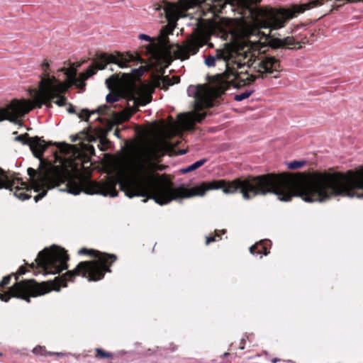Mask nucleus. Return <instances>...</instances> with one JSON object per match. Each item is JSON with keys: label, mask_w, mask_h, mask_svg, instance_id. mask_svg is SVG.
<instances>
[{"label": "nucleus", "mask_w": 363, "mask_h": 363, "mask_svg": "<svg viewBox=\"0 0 363 363\" xmlns=\"http://www.w3.org/2000/svg\"><path fill=\"white\" fill-rule=\"evenodd\" d=\"M41 68L43 70L42 74L40 75V81L39 82V88L48 89L52 86H56L58 83H62L55 76H50V64L48 61L44 60L41 64Z\"/></svg>", "instance_id": "nucleus-12"}, {"label": "nucleus", "mask_w": 363, "mask_h": 363, "mask_svg": "<svg viewBox=\"0 0 363 363\" xmlns=\"http://www.w3.org/2000/svg\"><path fill=\"white\" fill-rule=\"evenodd\" d=\"M121 83V79L118 76L113 74L106 80L107 87L110 90H113L115 86H117Z\"/></svg>", "instance_id": "nucleus-21"}, {"label": "nucleus", "mask_w": 363, "mask_h": 363, "mask_svg": "<svg viewBox=\"0 0 363 363\" xmlns=\"http://www.w3.org/2000/svg\"><path fill=\"white\" fill-rule=\"evenodd\" d=\"M130 62L143 63V60L141 55L137 52L134 54L130 52L123 54L120 52H116L113 54L96 52L93 59V63L85 72L79 74L78 80H81V84H77V88L84 90L86 86L85 81L95 74L98 69H104L108 64H116L121 68H124L128 67Z\"/></svg>", "instance_id": "nucleus-5"}, {"label": "nucleus", "mask_w": 363, "mask_h": 363, "mask_svg": "<svg viewBox=\"0 0 363 363\" xmlns=\"http://www.w3.org/2000/svg\"><path fill=\"white\" fill-rule=\"evenodd\" d=\"M306 161H292L288 164V168L289 169H296L302 167L306 164Z\"/></svg>", "instance_id": "nucleus-27"}, {"label": "nucleus", "mask_w": 363, "mask_h": 363, "mask_svg": "<svg viewBox=\"0 0 363 363\" xmlns=\"http://www.w3.org/2000/svg\"><path fill=\"white\" fill-rule=\"evenodd\" d=\"M323 4L324 0H311L308 3L294 5L289 9L278 10L267 8L259 9L256 12L257 23L260 28L269 29V33L266 35V40L272 48L301 49L308 42L306 36L300 38L295 35L279 38H276L274 35H272L271 33L273 30L284 27L288 21L305 11L320 6Z\"/></svg>", "instance_id": "nucleus-3"}, {"label": "nucleus", "mask_w": 363, "mask_h": 363, "mask_svg": "<svg viewBox=\"0 0 363 363\" xmlns=\"http://www.w3.org/2000/svg\"><path fill=\"white\" fill-rule=\"evenodd\" d=\"M72 85H75L77 87V84H81V80H78V77L74 76V78L72 79V81H68Z\"/></svg>", "instance_id": "nucleus-36"}, {"label": "nucleus", "mask_w": 363, "mask_h": 363, "mask_svg": "<svg viewBox=\"0 0 363 363\" xmlns=\"http://www.w3.org/2000/svg\"><path fill=\"white\" fill-rule=\"evenodd\" d=\"M71 86V84L69 82H63L58 83L55 86H52L48 90L52 94L56 95L53 96V100L57 99L56 101H52L58 106H64L67 104V98L65 96L66 92L69 90Z\"/></svg>", "instance_id": "nucleus-14"}, {"label": "nucleus", "mask_w": 363, "mask_h": 363, "mask_svg": "<svg viewBox=\"0 0 363 363\" xmlns=\"http://www.w3.org/2000/svg\"><path fill=\"white\" fill-rule=\"evenodd\" d=\"M14 196L22 200V201H24V200H26V199H28L30 198V195L26 193L24 191V189L23 188H21V187H18V186H16V190L14 191Z\"/></svg>", "instance_id": "nucleus-22"}, {"label": "nucleus", "mask_w": 363, "mask_h": 363, "mask_svg": "<svg viewBox=\"0 0 363 363\" xmlns=\"http://www.w3.org/2000/svg\"><path fill=\"white\" fill-rule=\"evenodd\" d=\"M4 174H7L5 171L0 167V176H4Z\"/></svg>", "instance_id": "nucleus-44"}, {"label": "nucleus", "mask_w": 363, "mask_h": 363, "mask_svg": "<svg viewBox=\"0 0 363 363\" xmlns=\"http://www.w3.org/2000/svg\"><path fill=\"white\" fill-rule=\"evenodd\" d=\"M79 255H88L95 259L80 262L73 270L67 271L62 276L57 277L52 281H46L51 291H60L61 287H66L68 281H73L77 276H82L89 281L101 280L106 272L111 273V267L117 259L114 254H108L101 251L82 247Z\"/></svg>", "instance_id": "nucleus-4"}, {"label": "nucleus", "mask_w": 363, "mask_h": 363, "mask_svg": "<svg viewBox=\"0 0 363 363\" xmlns=\"http://www.w3.org/2000/svg\"><path fill=\"white\" fill-rule=\"evenodd\" d=\"M225 233H226L225 230H215V235H213V236H216V238L217 239V240H221V235L225 234Z\"/></svg>", "instance_id": "nucleus-34"}, {"label": "nucleus", "mask_w": 363, "mask_h": 363, "mask_svg": "<svg viewBox=\"0 0 363 363\" xmlns=\"http://www.w3.org/2000/svg\"><path fill=\"white\" fill-rule=\"evenodd\" d=\"M240 349L243 350L244 349V345L240 347Z\"/></svg>", "instance_id": "nucleus-47"}, {"label": "nucleus", "mask_w": 363, "mask_h": 363, "mask_svg": "<svg viewBox=\"0 0 363 363\" xmlns=\"http://www.w3.org/2000/svg\"><path fill=\"white\" fill-rule=\"evenodd\" d=\"M15 140L21 143L23 145H29L30 142L31 140V138H30L28 133H26L24 134H21L17 136L15 138Z\"/></svg>", "instance_id": "nucleus-25"}, {"label": "nucleus", "mask_w": 363, "mask_h": 363, "mask_svg": "<svg viewBox=\"0 0 363 363\" xmlns=\"http://www.w3.org/2000/svg\"><path fill=\"white\" fill-rule=\"evenodd\" d=\"M226 45L223 49L217 50L215 55H208L205 59L208 67H214L221 62L225 72L216 77L213 84L198 85L195 92V111L191 113H181L178 118L186 130L194 129L195 123H201L206 116V112H200L204 108L213 106V101L220 98L230 87L239 88L251 84L257 78H278L282 69L280 61L272 56L263 55L255 59H248Z\"/></svg>", "instance_id": "nucleus-2"}, {"label": "nucleus", "mask_w": 363, "mask_h": 363, "mask_svg": "<svg viewBox=\"0 0 363 363\" xmlns=\"http://www.w3.org/2000/svg\"><path fill=\"white\" fill-rule=\"evenodd\" d=\"M171 78V81L174 82V84H178L180 82V77L179 76H172Z\"/></svg>", "instance_id": "nucleus-39"}, {"label": "nucleus", "mask_w": 363, "mask_h": 363, "mask_svg": "<svg viewBox=\"0 0 363 363\" xmlns=\"http://www.w3.org/2000/svg\"><path fill=\"white\" fill-rule=\"evenodd\" d=\"M206 162H207V159L200 160L194 162V164L189 165V167L181 169V172L184 174H186V173H189L190 172L194 171V170L197 169L198 168L201 167V166H203Z\"/></svg>", "instance_id": "nucleus-20"}, {"label": "nucleus", "mask_w": 363, "mask_h": 363, "mask_svg": "<svg viewBox=\"0 0 363 363\" xmlns=\"http://www.w3.org/2000/svg\"><path fill=\"white\" fill-rule=\"evenodd\" d=\"M254 92L252 89H247L240 94H235L234 99L237 101H241L245 99H247Z\"/></svg>", "instance_id": "nucleus-23"}, {"label": "nucleus", "mask_w": 363, "mask_h": 363, "mask_svg": "<svg viewBox=\"0 0 363 363\" xmlns=\"http://www.w3.org/2000/svg\"><path fill=\"white\" fill-rule=\"evenodd\" d=\"M209 1L211 4L213 9L218 12H221L225 7L226 4H230L232 6H238L243 9L250 10L251 1L250 0H205Z\"/></svg>", "instance_id": "nucleus-13"}, {"label": "nucleus", "mask_w": 363, "mask_h": 363, "mask_svg": "<svg viewBox=\"0 0 363 363\" xmlns=\"http://www.w3.org/2000/svg\"><path fill=\"white\" fill-rule=\"evenodd\" d=\"M28 270L26 269V266H21L18 271L14 273V278L16 279V283L18 281V277L25 274Z\"/></svg>", "instance_id": "nucleus-30"}, {"label": "nucleus", "mask_w": 363, "mask_h": 363, "mask_svg": "<svg viewBox=\"0 0 363 363\" xmlns=\"http://www.w3.org/2000/svg\"><path fill=\"white\" fill-rule=\"evenodd\" d=\"M29 147L34 157L41 160L44 152L48 147V144L42 138L35 136L31 138Z\"/></svg>", "instance_id": "nucleus-16"}, {"label": "nucleus", "mask_w": 363, "mask_h": 363, "mask_svg": "<svg viewBox=\"0 0 363 363\" xmlns=\"http://www.w3.org/2000/svg\"><path fill=\"white\" fill-rule=\"evenodd\" d=\"M69 259V255L65 249L53 246L40 251L35 259V264L26 263V265L33 269L40 268L45 274H55L68 268Z\"/></svg>", "instance_id": "nucleus-6"}, {"label": "nucleus", "mask_w": 363, "mask_h": 363, "mask_svg": "<svg viewBox=\"0 0 363 363\" xmlns=\"http://www.w3.org/2000/svg\"><path fill=\"white\" fill-rule=\"evenodd\" d=\"M7 112L5 109H0V121H2L4 118H8V116L6 117ZM14 116L13 115L11 117H9V119L12 120L11 118H13Z\"/></svg>", "instance_id": "nucleus-33"}, {"label": "nucleus", "mask_w": 363, "mask_h": 363, "mask_svg": "<svg viewBox=\"0 0 363 363\" xmlns=\"http://www.w3.org/2000/svg\"><path fill=\"white\" fill-rule=\"evenodd\" d=\"M272 242L269 240H262L250 247V252L252 255H267L270 251Z\"/></svg>", "instance_id": "nucleus-17"}, {"label": "nucleus", "mask_w": 363, "mask_h": 363, "mask_svg": "<svg viewBox=\"0 0 363 363\" xmlns=\"http://www.w3.org/2000/svg\"><path fill=\"white\" fill-rule=\"evenodd\" d=\"M67 111H68V113H69L71 114H76L77 113L75 108L71 104H69V106L67 108Z\"/></svg>", "instance_id": "nucleus-38"}, {"label": "nucleus", "mask_w": 363, "mask_h": 363, "mask_svg": "<svg viewBox=\"0 0 363 363\" xmlns=\"http://www.w3.org/2000/svg\"><path fill=\"white\" fill-rule=\"evenodd\" d=\"M113 355L108 352H106L102 349L96 348V357L100 358V359H111L113 358Z\"/></svg>", "instance_id": "nucleus-24"}, {"label": "nucleus", "mask_w": 363, "mask_h": 363, "mask_svg": "<svg viewBox=\"0 0 363 363\" xmlns=\"http://www.w3.org/2000/svg\"><path fill=\"white\" fill-rule=\"evenodd\" d=\"M40 91L38 95L33 99V101L24 99H14L6 106L0 109H5L7 112L6 117H11L13 115L14 118L10 120L9 118H4L2 121L7 120L11 122L16 123L18 118L23 117L26 114L28 113L33 108H40L43 105H46L48 108H52V102L53 96L56 95L52 94L48 90L43 88H39Z\"/></svg>", "instance_id": "nucleus-7"}, {"label": "nucleus", "mask_w": 363, "mask_h": 363, "mask_svg": "<svg viewBox=\"0 0 363 363\" xmlns=\"http://www.w3.org/2000/svg\"><path fill=\"white\" fill-rule=\"evenodd\" d=\"M61 71L64 72L65 74L70 79L69 81H72L77 74V72L74 68H62L61 69Z\"/></svg>", "instance_id": "nucleus-29"}, {"label": "nucleus", "mask_w": 363, "mask_h": 363, "mask_svg": "<svg viewBox=\"0 0 363 363\" xmlns=\"http://www.w3.org/2000/svg\"><path fill=\"white\" fill-rule=\"evenodd\" d=\"M78 140H80V138L78 135H74L71 136L72 142H76Z\"/></svg>", "instance_id": "nucleus-40"}, {"label": "nucleus", "mask_w": 363, "mask_h": 363, "mask_svg": "<svg viewBox=\"0 0 363 363\" xmlns=\"http://www.w3.org/2000/svg\"><path fill=\"white\" fill-rule=\"evenodd\" d=\"M91 113H93L90 112L88 109H82V111L78 113V117L85 121H88Z\"/></svg>", "instance_id": "nucleus-31"}, {"label": "nucleus", "mask_w": 363, "mask_h": 363, "mask_svg": "<svg viewBox=\"0 0 363 363\" xmlns=\"http://www.w3.org/2000/svg\"><path fill=\"white\" fill-rule=\"evenodd\" d=\"M157 166L156 164L150 162V169H147L143 164H140L135 169H133V179L119 181L116 177H111L104 182H94L82 177L76 181L71 179L69 169L60 166H52L39 172L29 167L27 172L34 191H42L34 196L35 202L47 195L48 189L59 186L64 183H66L67 191L74 195H78L84 191L87 194H97L115 197L118 196L116 185L119 184L120 189L129 198L146 197L161 206L179 200V186L174 187V183L169 180H159L153 174V172L157 170Z\"/></svg>", "instance_id": "nucleus-1"}, {"label": "nucleus", "mask_w": 363, "mask_h": 363, "mask_svg": "<svg viewBox=\"0 0 363 363\" xmlns=\"http://www.w3.org/2000/svg\"><path fill=\"white\" fill-rule=\"evenodd\" d=\"M129 88H132L134 91V97L132 99H127V102L130 101H133V106H130L129 104L128 103V107L124 110L123 114L125 116V121H128L130 118L132 116H133L135 113H136L139 109L138 106H145L147 104L150 102L151 101V96L146 98V97H137V95L138 94V91L135 84H129Z\"/></svg>", "instance_id": "nucleus-11"}, {"label": "nucleus", "mask_w": 363, "mask_h": 363, "mask_svg": "<svg viewBox=\"0 0 363 363\" xmlns=\"http://www.w3.org/2000/svg\"><path fill=\"white\" fill-rule=\"evenodd\" d=\"M108 143V141L106 139H102V140H101V144H103V145H104V144H105V143Z\"/></svg>", "instance_id": "nucleus-45"}, {"label": "nucleus", "mask_w": 363, "mask_h": 363, "mask_svg": "<svg viewBox=\"0 0 363 363\" xmlns=\"http://www.w3.org/2000/svg\"><path fill=\"white\" fill-rule=\"evenodd\" d=\"M154 7L159 12L162 11L163 13H161V14H164L168 21L169 25L161 30V40L162 43L166 45L168 43L167 35L172 33L177 21V6L174 3L163 0L161 4H156Z\"/></svg>", "instance_id": "nucleus-9"}, {"label": "nucleus", "mask_w": 363, "mask_h": 363, "mask_svg": "<svg viewBox=\"0 0 363 363\" xmlns=\"http://www.w3.org/2000/svg\"><path fill=\"white\" fill-rule=\"evenodd\" d=\"M154 84L156 87H160L164 91H167L169 86L174 85V82L171 81V78L168 75L157 77Z\"/></svg>", "instance_id": "nucleus-19"}, {"label": "nucleus", "mask_w": 363, "mask_h": 363, "mask_svg": "<svg viewBox=\"0 0 363 363\" xmlns=\"http://www.w3.org/2000/svg\"><path fill=\"white\" fill-rule=\"evenodd\" d=\"M107 106L106 105H104V106H99L96 111H92V113H97L100 115H102V114H104L106 109H107Z\"/></svg>", "instance_id": "nucleus-32"}, {"label": "nucleus", "mask_w": 363, "mask_h": 363, "mask_svg": "<svg viewBox=\"0 0 363 363\" xmlns=\"http://www.w3.org/2000/svg\"><path fill=\"white\" fill-rule=\"evenodd\" d=\"M13 277H14V272L4 277L0 282V289H4L8 286L10 284Z\"/></svg>", "instance_id": "nucleus-28"}, {"label": "nucleus", "mask_w": 363, "mask_h": 363, "mask_svg": "<svg viewBox=\"0 0 363 363\" xmlns=\"http://www.w3.org/2000/svg\"><path fill=\"white\" fill-rule=\"evenodd\" d=\"M61 146H64V147H69V145H68V144H67V143H60V144L59 145V147H60V148H61Z\"/></svg>", "instance_id": "nucleus-43"}, {"label": "nucleus", "mask_w": 363, "mask_h": 363, "mask_svg": "<svg viewBox=\"0 0 363 363\" xmlns=\"http://www.w3.org/2000/svg\"><path fill=\"white\" fill-rule=\"evenodd\" d=\"M203 45V39L194 35L184 41L183 45H175L176 49L173 50L174 58L181 60H187L191 55H196Z\"/></svg>", "instance_id": "nucleus-10"}, {"label": "nucleus", "mask_w": 363, "mask_h": 363, "mask_svg": "<svg viewBox=\"0 0 363 363\" xmlns=\"http://www.w3.org/2000/svg\"><path fill=\"white\" fill-rule=\"evenodd\" d=\"M51 291V288L45 281L38 283L35 279H25L15 283L8 291L0 293V299L7 302L11 297L20 298L28 303L31 297H37Z\"/></svg>", "instance_id": "nucleus-8"}, {"label": "nucleus", "mask_w": 363, "mask_h": 363, "mask_svg": "<svg viewBox=\"0 0 363 363\" xmlns=\"http://www.w3.org/2000/svg\"><path fill=\"white\" fill-rule=\"evenodd\" d=\"M33 352L36 355H41V356H48V355H52L54 353L48 352L46 351L45 348L42 346H36L33 350Z\"/></svg>", "instance_id": "nucleus-26"}, {"label": "nucleus", "mask_w": 363, "mask_h": 363, "mask_svg": "<svg viewBox=\"0 0 363 363\" xmlns=\"http://www.w3.org/2000/svg\"><path fill=\"white\" fill-rule=\"evenodd\" d=\"M16 181L18 182V184L26 186V184L22 181L21 179L16 177L11 178L8 174H4V176H1L0 177V189L5 188L6 189L11 190L12 187L15 184Z\"/></svg>", "instance_id": "nucleus-18"}, {"label": "nucleus", "mask_w": 363, "mask_h": 363, "mask_svg": "<svg viewBox=\"0 0 363 363\" xmlns=\"http://www.w3.org/2000/svg\"><path fill=\"white\" fill-rule=\"evenodd\" d=\"M280 361H281V359H279V358H273V359L271 360V362H272V363H277V362H280Z\"/></svg>", "instance_id": "nucleus-42"}, {"label": "nucleus", "mask_w": 363, "mask_h": 363, "mask_svg": "<svg viewBox=\"0 0 363 363\" xmlns=\"http://www.w3.org/2000/svg\"><path fill=\"white\" fill-rule=\"evenodd\" d=\"M119 134H120V130L118 128H116L114 131V135L116 136H117L118 138H119Z\"/></svg>", "instance_id": "nucleus-41"}, {"label": "nucleus", "mask_w": 363, "mask_h": 363, "mask_svg": "<svg viewBox=\"0 0 363 363\" xmlns=\"http://www.w3.org/2000/svg\"><path fill=\"white\" fill-rule=\"evenodd\" d=\"M216 241H217L216 236L209 235V236L206 237V245H208L211 242H216Z\"/></svg>", "instance_id": "nucleus-35"}, {"label": "nucleus", "mask_w": 363, "mask_h": 363, "mask_svg": "<svg viewBox=\"0 0 363 363\" xmlns=\"http://www.w3.org/2000/svg\"><path fill=\"white\" fill-rule=\"evenodd\" d=\"M139 38L141 40H145L148 42H151V40H152L151 38L149 35H145V34H140Z\"/></svg>", "instance_id": "nucleus-37"}, {"label": "nucleus", "mask_w": 363, "mask_h": 363, "mask_svg": "<svg viewBox=\"0 0 363 363\" xmlns=\"http://www.w3.org/2000/svg\"><path fill=\"white\" fill-rule=\"evenodd\" d=\"M151 47H152V45H151V44H149V45H147V48H148L149 49H150V48H151Z\"/></svg>", "instance_id": "nucleus-46"}, {"label": "nucleus", "mask_w": 363, "mask_h": 363, "mask_svg": "<svg viewBox=\"0 0 363 363\" xmlns=\"http://www.w3.org/2000/svg\"><path fill=\"white\" fill-rule=\"evenodd\" d=\"M134 97V91L132 88H129V85L124 86L117 91L110 92L106 97L108 103L111 104L118 101L121 99H132Z\"/></svg>", "instance_id": "nucleus-15"}]
</instances>
